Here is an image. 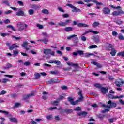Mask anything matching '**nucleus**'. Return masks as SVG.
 Listing matches in <instances>:
<instances>
[{"label": "nucleus", "mask_w": 124, "mask_h": 124, "mask_svg": "<svg viewBox=\"0 0 124 124\" xmlns=\"http://www.w3.org/2000/svg\"><path fill=\"white\" fill-rule=\"evenodd\" d=\"M71 38L73 39V42H74V44L73 45V46H78V44H79V38L77 37V35L74 34L71 35L68 37H67V40H70Z\"/></svg>", "instance_id": "nucleus-3"}, {"label": "nucleus", "mask_w": 124, "mask_h": 124, "mask_svg": "<svg viewBox=\"0 0 124 124\" xmlns=\"http://www.w3.org/2000/svg\"><path fill=\"white\" fill-rule=\"evenodd\" d=\"M66 6H69V7H70L73 9L72 11V12H81V10L80 9L77 8L76 7L74 6L71 4H67Z\"/></svg>", "instance_id": "nucleus-8"}, {"label": "nucleus", "mask_w": 124, "mask_h": 124, "mask_svg": "<svg viewBox=\"0 0 124 124\" xmlns=\"http://www.w3.org/2000/svg\"><path fill=\"white\" fill-rule=\"evenodd\" d=\"M117 56H122L123 58H124V51L117 53Z\"/></svg>", "instance_id": "nucleus-47"}, {"label": "nucleus", "mask_w": 124, "mask_h": 124, "mask_svg": "<svg viewBox=\"0 0 124 124\" xmlns=\"http://www.w3.org/2000/svg\"><path fill=\"white\" fill-rule=\"evenodd\" d=\"M65 31L67 32H68L69 31H73V28L72 27H66L65 28Z\"/></svg>", "instance_id": "nucleus-24"}, {"label": "nucleus", "mask_w": 124, "mask_h": 124, "mask_svg": "<svg viewBox=\"0 0 124 124\" xmlns=\"http://www.w3.org/2000/svg\"><path fill=\"white\" fill-rule=\"evenodd\" d=\"M109 81H113V80H115V78H114V77H113V76H109Z\"/></svg>", "instance_id": "nucleus-62"}, {"label": "nucleus", "mask_w": 124, "mask_h": 124, "mask_svg": "<svg viewBox=\"0 0 124 124\" xmlns=\"http://www.w3.org/2000/svg\"><path fill=\"white\" fill-rule=\"evenodd\" d=\"M84 55V51L82 50H78V55Z\"/></svg>", "instance_id": "nucleus-55"}, {"label": "nucleus", "mask_w": 124, "mask_h": 124, "mask_svg": "<svg viewBox=\"0 0 124 124\" xmlns=\"http://www.w3.org/2000/svg\"><path fill=\"white\" fill-rule=\"evenodd\" d=\"M110 6L112 8H113V9H119V10L114 11L112 13L113 16H120L124 14V11H123L122 7L120 6L115 7L113 5H110Z\"/></svg>", "instance_id": "nucleus-2"}, {"label": "nucleus", "mask_w": 124, "mask_h": 124, "mask_svg": "<svg viewBox=\"0 0 124 124\" xmlns=\"http://www.w3.org/2000/svg\"><path fill=\"white\" fill-rule=\"evenodd\" d=\"M16 48H19V46L17 45L16 44H14L12 45L11 46H9V50L12 51L14 49H16Z\"/></svg>", "instance_id": "nucleus-13"}, {"label": "nucleus", "mask_w": 124, "mask_h": 124, "mask_svg": "<svg viewBox=\"0 0 124 124\" xmlns=\"http://www.w3.org/2000/svg\"><path fill=\"white\" fill-rule=\"evenodd\" d=\"M112 35L113 36H117V35H118V32H117L116 31H113L112 32Z\"/></svg>", "instance_id": "nucleus-59"}, {"label": "nucleus", "mask_w": 124, "mask_h": 124, "mask_svg": "<svg viewBox=\"0 0 124 124\" xmlns=\"http://www.w3.org/2000/svg\"><path fill=\"white\" fill-rule=\"evenodd\" d=\"M34 95H35L34 93L32 92L31 93L29 94L24 95L23 96V99H28V98H30V97H31V96H34Z\"/></svg>", "instance_id": "nucleus-14"}, {"label": "nucleus", "mask_w": 124, "mask_h": 124, "mask_svg": "<svg viewBox=\"0 0 124 124\" xmlns=\"http://www.w3.org/2000/svg\"><path fill=\"white\" fill-rule=\"evenodd\" d=\"M2 3L3 4H6V5L9 6V2L8 1V0H3L2 2Z\"/></svg>", "instance_id": "nucleus-40"}, {"label": "nucleus", "mask_w": 124, "mask_h": 124, "mask_svg": "<svg viewBox=\"0 0 124 124\" xmlns=\"http://www.w3.org/2000/svg\"><path fill=\"white\" fill-rule=\"evenodd\" d=\"M51 104H52V105H54V106H58V105H59V104H60V102H59V101H58V100L52 101Z\"/></svg>", "instance_id": "nucleus-23"}, {"label": "nucleus", "mask_w": 124, "mask_h": 124, "mask_svg": "<svg viewBox=\"0 0 124 124\" xmlns=\"http://www.w3.org/2000/svg\"><path fill=\"white\" fill-rule=\"evenodd\" d=\"M94 87H95L96 88H98L99 89H101V85H100V84L99 83H96L94 84Z\"/></svg>", "instance_id": "nucleus-50"}, {"label": "nucleus", "mask_w": 124, "mask_h": 124, "mask_svg": "<svg viewBox=\"0 0 124 124\" xmlns=\"http://www.w3.org/2000/svg\"><path fill=\"white\" fill-rule=\"evenodd\" d=\"M62 16L64 18H68L69 17V15L67 14H64Z\"/></svg>", "instance_id": "nucleus-60"}, {"label": "nucleus", "mask_w": 124, "mask_h": 124, "mask_svg": "<svg viewBox=\"0 0 124 124\" xmlns=\"http://www.w3.org/2000/svg\"><path fill=\"white\" fill-rule=\"evenodd\" d=\"M100 23L98 22H94V23H93V24H92V27H98V26H99Z\"/></svg>", "instance_id": "nucleus-29"}, {"label": "nucleus", "mask_w": 124, "mask_h": 124, "mask_svg": "<svg viewBox=\"0 0 124 124\" xmlns=\"http://www.w3.org/2000/svg\"><path fill=\"white\" fill-rule=\"evenodd\" d=\"M36 27L38 28V29H42L44 28V26L41 24H36Z\"/></svg>", "instance_id": "nucleus-49"}, {"label": "nucleus", "mask_w": 124, "mask_h": 124, "mask_svg": "<svg viewBox=\"0 0 124 124\" xmlns=\"http://www.w3.org/2000/svg\"><path fill=\"white\" fill-rule=\"evenodd\" d=\"M71 22V20H66L65 21L66 26V25H68V24H69Z\"/></svg>", "instance_id": "nucleus-64"}, {"label": "nucleus", "mask_w": 124, "mask_h": 124, "mask_svg": "<svg viewBox=\"0 0 124 124\" xmlns=\"http://www.w3.org/2000/svg\"><path fill=\"white\" fill-rule=\"evenodd\" d=\"M48 63H55L56 65H61L62 62L59 60H50L47 62Z\"/></svg>", "instance_id": "nucleus-10"}, {"label": "nucleus", "mask_w": 124, "mask_h": 124, "mask_svg": "<svg viewBox=\"0 0 124 124\" xmlns=\"http://www.w3.org/2000/svg\"><path fill=\"white\" fill-rule=\"evenodd\" d=\"M84 57L85 58H89V57H91V56H93V54L88 53H85L84 54Z\"/></svg>", "instance_id": "nucleus-27"}, {"label": "nucleus", "mask_w": 124, "mask_h": 124, "mask_svg": "<svg viewBox=\"0 0 124 124\" xmlns=\"http://www.w3.org/2000/svg\"><path fill=\"white\" fill-rule=\"evenodd\" d=\"M78 95L80 97L78 98V100L74 101V99H73L71 97H69L68 98V101H69V102L72 105H76V104H78V103H79V102H82V101H83V99L84 98V97L82 94L81 90H80L78 92Z\"/></svg>", "instance_id": "nucleus-1"}, {"label": "nucleus", "mask_w": 124, "mask_h": 124, "mask_svg": "<svg viewBox=\"0 0 124 124\" xmlns=\"http://www.w3.org/2000/svg\"><path fill=\"white\" fill-rule=\"evenodd\" d=\"M13 54H14V55H13V57H16V56H17V55L19 54V52L17 50H14L13 51Z\"/></svg>", "instance_id": "nucleus-48"}, {"label": "nucleus", "mask_w": 124, "mask_h": 124, "mask_svg": "<svg viewBox=\"0 0 124 124\" xmlns=\"http://www.w3.org/2000/svg\"><path fill=\"white\" fill-rule=\"evenodd\" d=\"M94 41L95 42H96V43H98V42H99V41H100V40L99 39V37H94Z\"/></svg>", "instance_id": "nucleus-38"}, {"label": "nucleus", "mask_w": 124, "mask_h": 124, "mask_svg": "<svg viewBox=\"0 0 124 124\" xmlns=\"http://www.w3.org/2000/svg\"><path fill=\"white\" fill-rule=\"evenodd\" d=\"M80 38H81V40H82V41L85 42V41H86V40H87V37H86L85 36H81L80 37Z\"/></svg>", "instance_id": "nucleus-57"}, {"label": "nucleus", "mask_w": 124, "mask_h": 124, "mask_svg": "<svg viewBox=\"0 0 124 124\" xmlns=\"http://www.w3.org/2000/svg\"><path fill=\"white\" fill-rule=\"evenodd\" d=\"M17 28L18 29V30L21 31H24V30H25V29H26V28H28V25L22 22H19L17 24Z\"/></svg>", "instance_id": "nucleus-4"}, {"label": "nucleus", "mask_w": 124, "mask_h": 124, "mask_svg": "<svg viewBox=\"0 0 124 124\" xmlns=\"http://www.w3.org/2000/svg\"><path fill=\"white\" fill-rule=\"evenodd\" d=\"M52 118L53 117H52V115H47L46 116V119H47V120H52Z\"/></svg>", "instance_id": "nucleus-61"}, {"label": "nucleus", "mask_w": 124, "mask_h": 124, "mask_svg": "<svg viewBox=\"0 0 124 124\" xmlns=\"http://www.w3.org/2000/svg\"><path fill=\"white\" fill-rule=\"evenodd\" d=\"M95 48H97L96 45H92L88 47V49H94Z\"/></svg>", "instance_id": "nucleus-33"}, {"label": "nucleus", "mask_w": 124, "mask_h": 124, "mask_svg": "<svg viewBox=\"0 0 124 124\" xmlns=\"http://www.w3.org/2000/svg\"><path fill=\"white\" fill-rule=\"evenodd\" d=\"M0 113H2L3 114H5L6 116L7 117H12V115L9 114V112L6 111H3V110H0Z\"/></svg>", "instance_id": "nucleus-20"}, {"label": "nucleus", "mask_w": 124, "mask_h": 124, "mask_svg": "<svg viewBox=\"0 0 124 124\" xmlns=\"http://www.w3.org/2000/svg\"><path fill=\"white\" fill-rule=\"evenodd\" d=\"M5 24L6 25L7 24H9L10 23V20L9 19H6L4 21Z\"/></svg>", "instance_id": "nucleus-63"}, {"label": "nucleus", "mask_w": 124, "mask_h": 124, "mask_svg": "<svg viewBox=\"0 0 124 124\" xmlns=\"http://www.w3.org/2000/svg\"><path fill=\"white\" fill-rule=\"evenodd\" d=\"M42 13H44L45 14H49V11L47 9H43L42 10Z\"/></svg>", "instance_id": "nucleus-44"}, {"label": "nucleus", "mask_w": 124, "mask_h": 124, "mask_svg": "<svg viewBox=\"0 0 124 124\" xmlns=\"http://www.w3.org/2000/svg\"><path fill=\"white\" fill-rule=\"evenodd\" d=\"M102 11L104 14H109V8L107 7H104Z\"/></svg>", "instance_id": "nucleus-19"}, {"label": "nucleus", "mask_w": 124, "mask_h": 124, "mask_svg": "<svg viewBox=\"0 0 124 124\" xmlns=\"http://www.w3.org/2000/svg\"><path fill=\"white\" fill-rule=\"evenodd\" d=\"M114 23H116L117 25H122V24H124V21H122L121 19H115Z\"/></svg>", "instance_id": "nucleus-21"}, {"label": "nucleus", "mask_w": 124, "mask_h": 124, "mask_svg": "<svg viewBox=\"0 0 124 124\" xmlns=\"http://www.w3.org/2000/svg\"><path fill=\"white\" fill-rule=\"evenodd\" d=\"M58 25L59 26H61V27H65L66 26V24L65 23V22H63L62 21H61L59 23H58Z\"/></svg>", "instance_id": "nucleus-35"}, {"label": "nucleus", "mask_w": 124, "mask_h": 124, "mask_svg": "<svg viewBox=\"0 0 124 124\" xmlns=\"http://www.w3.org/2000/svg\"><path fill=\"white\" fill-rule=\"evenodd\" d=\"M78 116H79L80 117H82V118H85L88 115V112L86 111H83L80 113H78Z\"/></svg>", "instance_id": "nucleus-16"}, {"label": "nucleus", "mask_w": 124, "mask_h": 124, "mask_svg": "<svg viewBox=\"0 0 124 124\" xmlns=\"http://www.w3.org/2000/svg\"><path fill=\"white\" fill-rule=\"evenodd\" d=\"M118 39L119 40H124V37L121 33H120L118 36Z\"/></svg>", "instance_id": "nucleus-34"}, {"label": "nucleus", "mask_w": 124, "mask_h": 124, "mask_svg": "<svg viewBox=\"0 0 124 124\" xmlns=\"http://www.w3.org/2000/svg\"><path fill=\"white\" fill-rule=\"evenodd\" d=\"M78 27H79V28L82 27H85V28H88L89 27V25L85 24V23H79L77 24Z\"/></svg>", "instance_id": "nucleus-17"}, {"label": "nucleus", "mask_w": 124, "mask_h": 124, "mask_svg": "<svg viewBox=\"0 0 124 124\" xmlns=\"http://www.w3.org/2000/svg\"><path fill=\"white\" fill-rule=\"evenodd\" d=\"M90 32H91L92 33H93L94 34H98V33H99V32H98V31H93L90 29L88 31L84 32L83 34H82V35H85V34H88V33H90Z\"/></svg>", "instance_id": "nucleus-11"}, {"label": "nucleus", "mask_w": 124, "mask_h": 124, "mask_svg": "<svg viewBox=\"0 0 124 124\" xmlns=\"http://www.w3.org/2000/svg\"><path fill=\"white\" fill-rule=\"evenodd\" d=\"M49 42V40L47 38H44L43 39V42L45 43V44H47V42Z\"/></svg>", "instance_id": "nucleus-53"}, {"label": "nucleus", "mask_w": 124, "mask_h": 124, "mask_svg": "<svg viewBox=\"0 0 124 124\" xmlns=\"http://www.w3.org/2000/svg\"><path fill=\"white\" fill-rule=\"evenodd\" d=\"M10 81L9 79L7 78H3L2 79L1 82L3 83V84H6L7 82H9Z\"/></svg>", "instance_id": "nucleus-30"}, {"label": "nucleus", "mask_w": 124, "mask_h": 124, "mask_svg": "<svg viewBox=\"0 0 124 124\" xmlns=\"http://www.w3.org/2000/svg\"><path fill=\"white\" fill-rule=\"evenodd\" d=\"M41 121H44L41 119H35V120L33 119H31V122L29 123L30 124H38L37 123H39Z\"/></svg>", "instance_id": "nucleus-9"}, {"label": "nucleus", "mask_w": 124, "mask_h": 124, "mask_svg": "<svg viewBox=\"0 0 124 124\" xmlns=\"http://www.w3.org/2000/svg\"><path fill=\"white\" fill-rule=\"evenodd\" d=\"M16 15H17V16H24L25 13L22 10V9L19 8L18 10V12L16 13Z\"/></svg>", "instance_id": "nucleus-12"}, {"label": "nucleus", "mask_w": 124, "mask_h": 124, "mask_svg": "<svg viewBox=\"0 0 124 124\" xmlns=\"http://www.w3.org/2000/svg\"><path fill=\"white\" fill-rule=\"evenodd\" d=\"M31 65V62L29 61H26L23 63V65H25V66H29V65Z\"/></svg>", "instance_id": "nucleus-42"}, {"label": "nucleus", "mask_w": 124, "mask_h": 124, "mask_svg": "<svg viewBox=\"0 0 124 124\" xmlns=\"http://www.w3.org/2000/svg\"><path fill=\"white\" fill-rule=\"evenodd\" d=\"M34 76H35V79H37L40 78V74H39V73H38L35 74Z\"/></svg>", "instance_id": "nucleus-43"}, {"label": "nucleus", "mask_w": 124, "mask_h": 124, "mask_svg": "<svg viewBox=\"0 0 124 124\" xmlns=\"http://www.w3.org/2000/svg\"><path fill=\"white\" fill-rule=\"evenodd\" d=\"M28 14L29 15H33V14H34V10L32 9H29L28 11Z\"/></svg>", "instance_id": "nucleus-32"}, {"label": "nucleus", "mask_w": 124, "mask_h": 124, "mask_svg": "<svg viewBox=\"0 0 124 124\" xmlns=\"http://www.w3.org/2000/svg\"><path fill=\"white\" fill-rule=\"evenodd\" d=\"M74 111H81V108L77 107L74 108Z\"/></svg>", "instance_id": "nucleus-58"}, {"label": "nucleus", "mask_w": 124, "mask_h": 124, "mask_svg": "<svg viewBox=\"0 0 124 124\" xmlns=\"http://www.w3.org/2000/svg\"><path fill=\"white\" fill-rule=\"evenodd\" d=\"M93 2H94V3H96V5H103V4L101 2H98V1H96V0H93Z\"/></svg>", "instance_id": "nucleus-36"}, {"label": "nucleus", "mask_w": 124, "mask_h": 124, "mask_svg": "<svg viewBox=\"0 0 124 124\" xmlns=\"http://www.w3.org/2000/svg\"><path fill=\"white\" fill-rule=\"evenodd\" d=\"M7 93V92L5 91V90H2L0 92V95H3Z\"/></svg>", "instance_id": "nucleus-54"}, {"label": "nucleus", "mask_w": 124, "mask_h": 124, "mask_svg": "<svg viewBox=\"0 0 124 124\" xmlns=\"http://www.w3.org/2000/svg\"><path fill=\"white\" fill-rule=\"evenodd\" d=\"M42 35L44 37H46V38L49 37V35H48V33L47 32H42Z\"/></svg>", "instance_id": "nucleus-39"}, {"label": "nucleus", "mask_w": 124, "mask_h": 124, "mask_svg": "<svg viewBox=\"0 0 124 124\" xmlns=\"http://www.w3.org/2000/svg\"><path fill=\"white\" fill-rule=\"evenodd\" d=\"M109 108H113L115 107H117V103L112 102V101L109 100Z\"/></svg>", "instance_id": "nucleus-15"}, {"label": "nucleus", "mask_w": 124, "mask_h": 124, "mask_svg": "<svg viewBox=\"0 0 124 124\" xmlns=\"http://www.w3.org/2000/svg\"><path fill=\"white\" fill-rule=\"evenodd\" d=\"M43 52L45 55H51V56H55V52L52 51V50L50 49H45L43 50Z\"/></svg>", "instance_id": "nucleus-7"}, {"label": "nucleus", "mask_w": 124, "mask_h": 124, "mask_svg": "<svg viewBox=\"0 0 124 124\" xmlns=\"http://www.w3.org/2000/svg\"><path fill=\"white\" fill-rule=\"evenodd\" d=\"M23 44L21 45V46L22 47H23V48H26V46H27V45H28V44H29V43L23 41Z\"/></svg>", "instance_id": "nucleus-41"}, {"label": "nucleus", "mask_w": 124, "mask_h": 124, "mask_svg": "<svg viewBox=\"0 0 124 124\" xmlns=\"http://www.w3.org/2000/svg\"><path fill=\"white\" fill-rule=\"evenodd\" d=\"M65 113H66L67 114H70L71 113H72V112H73V110L72 109H69L68 108H66L65 110Z\"/></svg>", "instance_id": "nucleus-31"}, {"label": "nucleus", "mask_w": 124, "mask_h": 124, "mask_svg": "<svg viewBox=\"0 0 124 124\" xmlns=\"http://www.w3.org/2000/svg\"><path fill=\"white\" fill-rule=\"evenodd\" d=\"M13 38L16 39V40H21L22 39V37H16L15 36H12Z\"/></svg>", "instance_id": "nucleus-52"}, {"label": "nucleus", "mask_w": 124, "mask_h": 124, "mask_svg": "<svg viewBox=\"0 0 124 124\" xmlns=\"http://www.w3.org/2000/svg\"><path fill=\"white\" fill-rule=\"evenodd\" d=\"M124 82L123 81V79L122 78H118L116 79V80L115 82V84L116 85V87H118L120 88V87H122L124 85Z\"/></svg>", "instance_id": "nucleus-6"}, {"label": "nucleus", "mask_w": 124, "mask_h": 124, "mask_svg": "<svg viewBox=\"0 0 124 124\" xmlns=\"http://www.w3.org/2000/svg\"><path fill=\"white\" fill-rule=\"evenodd\" d=\"M7 28H8V29H11L12 31H17V29L13 27V26L12 25H8L7 26Z\"/></svg>", "instance_id": "nucleus-26"}, {"label": "nucleus", "mask_w": 124, "mask_h": 124, "mask_svg": "<svg viewBox=\"0 0 124 124\" xmlns=\"http://www.w3.org/2000/svg\"><path fill=\"white\" fill-rule=\"evenodd\" d=\"M21 106V104L20 103H16L14 106V108H18Z\"/></svg>", "instance_id": "nucleus-37"}, {"label": "nucleus", "mask_w": 124, "mask_h": 124, "mask_svg": "<svg viewBox=\"0 0 124 124\" xmlns=\"http://www.w3.org/2000/svg\"><path fill=\"white\" fill-rule=\"evenodd\" d=\"M92 64H94V65H96L97 64V62L94 60H92L91 62Z\"/></svg>", "instance_id": "nucleus-56"}, {"label": "nucleus", "mask_w": 124, "mask_h": 124, "mask_svg": "<svg viewBox=\"0 0 124 124\" xmlns=\"http://www.w3.org/2000/svg\"><path fill=\"white\" fill-rule=\"evenodd\" d=\"M55 109H58V108L56 107H50L47 108V110L48 111H52V110H55Z\"/></svg>", "instance_id": "nucleus-45"}, {"label": "nucleus", "mask_w": 124, "mask_h": 124, "mask_svg": "<svg viewBox=\"0 0 124 124\" xmlns=\"http://www.w3.org/2000/svg\"><path fill=\"white\" fill-rule=\"evenodd\" d=\"M67 64L70 66H77V67H78V65L77 64H73L72 62H67Z\"/></svg>", "instance_id": "nucleus-25"}, {"label": "nucleus", "mask_w": 124, "mask_h": 124, "mask_svg": "<svg viewBox=\"0 0 124 124\" xmlns=\"http://www.w3.org/2000/svg\"><path fill=\"white\" fill-rule=\"evenodd\" d=\"M9 120L10 122H13V123H17L18 120H17V119L15 118H9Z\"/></svg>", "instance_id": "nucleus-28"}, {"label": "nucleus", "mask_w": 124, "mask_h": 124, "mask_svg": "<svg viewBox=\"0 0 124 124\" xmlns=\"http://www.w3.org/2000/svg\"><path fill=\"white\" fill-rule=\"evenodd\" d=\"M101 91L104 94H106V93L108 92V89L104 87H102L101 88Z\"/></svg>", "instance_id": "nucleus-22"}, {"label": "nucleus", "mask_w": 124, "mask_h": 124, "mask_svg": "<svg viewBox=\"0 0 124 124\" xmlns=\"http://www.w3.org/2000/svg\"><path fill=\"white\" fill-rule=\"evenodd\" d=\"M109 98H110V99H117L116 96H115L111 94H109Z\"/></svg>", "instance_id": "nucleus-46"}, {"label": "nucleus", "mask_w": 124, "mask_h": 124, "mask_svg": "<svg viewBox=\"0 0 124 124\" xmlns=\"http://www.w3.org/2000/svg\"><path fill=\"white\" fill-rule=\"evenodd\" d=\"M12 67V65L10 63H7V67H5V69H6L7 68L8 69H9V68H11Z\"/></svg>", "instance_id": "nucleus-51"}, {"label": "nucleus", "mask_w": 124, "mask_h": 124, "mask_svg": "<svg viewBox=\"0 0 124 124\" xmlns=\"http://www.w3.org/2000/svg\"><path fill=\"white\" fill-rule=\"evenodd\" d=\"M58 80L56 79L52 78L50 81H47V84L50 85L51 84H54L55 83H58Z\"/></svg>", "instance_id": "nucleus-18"}, {"label": "nucleus", "mask_w": 124, "mask_h": 124, "mask_svg": "<svg viewBox=\"0 0 124 124\" xmlns=\"http://www.w3.org/2000/svg\"><path fill=\"white\" fill-rule=\"evenodd\" d=\"M109 50H111V52H110L111 56H112V57H115V56H116V54H117V50L114 48V46H113L111 44H109Z\"/></svg>", "instance_id": "nucleus-5"}]
</instances>
